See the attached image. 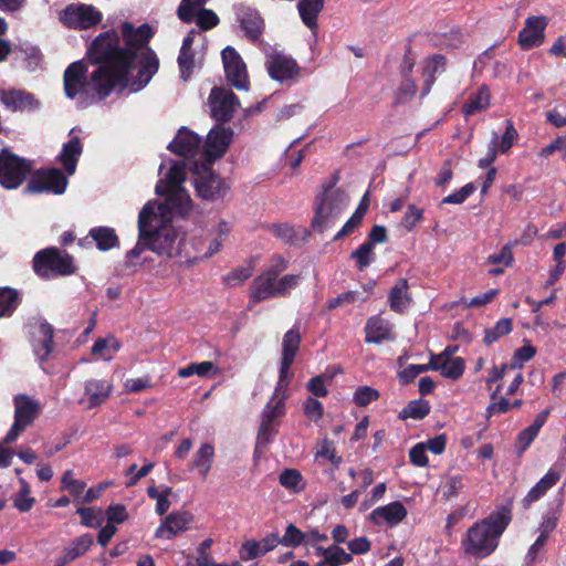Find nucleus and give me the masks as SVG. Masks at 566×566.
<instances>
[{"label":"nucleus","instance_id":"nucleus-42","mask_svg":"<svg viewBox=\"0 0 566 566\" xmlns=\"http://www.w3.org/2000/svg\"><path fill=\"white\" fill-rule=\"evenodd\" d=\"M465 488V476L463 474H447L443 480V495L447 499L454 497Z\"/></svg>","mask_w":566,"mask_h":566},{"label":"nucleus","instance_id":"nucleus-4","mask_svg":"<svg viewBox=\"0 0 566 566\" xmlns=\"http://www.w3.org/2000/svg\"><path fill=\"white\" fill-rule=\"evenodd\" d=\"M33 270L41 277H51L70 275L75 272V266L67 253L56 248H48L34 255Z\"/></svg>","mask_w":566,"mask_h":566},{"label":"nucleus","instance_id":"nucleus-17","mask_svg":"<svg viewBox=\"0 0 566 566\" xmlns=\"http://www.w3.org/2000/svg\"><path fill=\"white\" fill-rule=\"evenodd\" d=\"M566 469V459L555 462L545 475L528 491L522 500L525 509L530 507L532 503L542 499L548 490H551L560 479L562 473Z\"/></svg>","mask_w":566,"mask_h":566},{"label":"nucleus","instance_id":"nucleus-46","mask_svg":"<svg viewBox=\"0 0 566 566\" xmlns=\"http://www.w3.org/2000/svg\"><path fill=\"white\" fill-rule=\"evenodd\" d=\"M61 488L67 491L72 496L78 497L85 490V483L74 479L72 470H66L61 479Z\"/></svg>","mask_w":566,"mask_h":566},{"label":"nucleus","instance_id":"nucleus-43","mask_svg":"<svg viewBox=\"0 0 566 566\" xmlns=\"http://www.w3.org/2000/svg\"><path fill=\"white\" fill-rule=\"evenodd\" d=\"M512 319L511 318H501L497 321L494 327L485 329V335L483 342L486 345H491L496 342L502 336L507 335L512 331Z\"/></svg>","mask_w":566,"mask_h":566},{"label":"nucleus","instance_id":"nucleus-21","mask_svg":"<svg viewBox=\"0 0 566 566\" xmlns=\"http://www.w3.org/2000/svg\"><path fill=\"white\" fill-rule=\"evenodd\" d=\"M113 390L109 381L104 379H88L84 382V396L78 400L80 405L94 408L107 400Z\"/></svg>","mask_w":566,"mask_h":566},{"label":"nucleus","instance_id":"nucleus-45","mask_svg":"<svg viewBox=\"0 0 566 566\" xmlns=\"http://www.w3.org/2000/svg\"><path fill=\"white\" fill-rule=\"evenodd\" d=\"M93 536L91 534H84L71 542V544L64 549L69 554V558L73 560L84 555L93 544Z\"/></svg>","mask_w":566,"mask_h":566},{"label":"nucleus","instance_id":"nucleus-63","mask_svg":"<svg viewBox=\"0 0 566 566\" xmlns=\"http://www.w3.org/2000/svg\"><path fill=\"white\" fill-rule=\"evenodd\" d=\"M316 458H323L331 461L335 467L340 463V458L336 455L334 443L329 440H324L321 448L316 452Z\"/></svg>","mask_w":566,"mask_h":566},{"label":"nucleus","instance_id":"nucleus-33","mask_svg":"<svg viewBox=\"0 0 566 566\" xmlns=\"http://www.w3.org/2000/svg\"><path fill=\"white\" fill-rule=\"evenodd\" d=\"M39 339L33 343V349L40 360H44L52 352L53 329L49 324L39 326Z\"/></svg>","mask_w":566,"mask_h":566},{"label":"nucleus","instance_id":"nucleus-34","mask_svg":"<svg viewBox=\"0 0 566 566\" xmlns=\"http://www.w3.org/2000/svg\"><path fill=\"white\" fill-rule=\"evenodd\" d=\"M120 343L114 337L108 336L98 338L92 346V354L98 359L111 360L114 355L119 350Z\"/></svg>","mask_w":566,"mask_h":566},{"label":"nucleus","instance_id":"nucleus-1","mask_svg":"<svg viewBox=\"0 0 566 566\" xmlns=\"http://www.w3.org/2000/svg\"><path fill=\"white\" fill-rule=\"evenodd\" d=\"M124 46L120 45L118 33L108 30L101 33L92 42L87 55L92 63L99 64L90 76L86 65L76 61L64 72L63 83L65 95L76 99L81 107L92 105L118 90L129 88L130 92L143 90L157 73L159 60L156 53L146 46L153 36L151 28L142 24L134 28L125 22L122 24Z\"/></svg>","mask_w":566,"mask_h":566},{"label":"nucleus","instance_id":"nucleus-6","mask_svg":"<svg viewBox=\"0 0 566 566\" xmlns=\"http://www.w3.org/2000/svg\"><path fill=\"white\" fill-rule=\"evenodd\" d=\"M31 170V163L8 149L0 153V185L6 189H17Z\"/></svg>","mask_w":566,"mask_h":566},{"label":"nucleus","instance_id":"nucleus-38","mask_svg":"<svg viewBox=\"0 0 566 566\" xmlns=\"http://www.w3.org/2000/svg\"><path fill=\"white\" fill-rule=\"evenodd\" d=\"M241 27L250 39H256L263 30V20L254 11H245L241 15Z\"/></svg>","mask_w":566,"mask_h":566},{"label":"nucleus","instance_id":"nucleus-32","mask_svg":"<svg viewBox=\"0 0 566 566\" xmlns=\"http://www.w3.org/2000/svg\"><path fill=\"white\" fill-rule=\"evenodd\" d=\"M271 231L277 239L290 244H296L308 235L304 228H294L286 223L273 224Z\"/></svg>","mask_w":566,"mask_h":566},{"label":"nucleus","instance_id":"nucleus-24","mask_svg":"<svg viewBox=\"0 0 566 566\" xmlns=\"http://www.w3.org/2000/svg\"><path fill=\"white\" fill-rule=\"evenodd\" d=\"M449 349H444L439 355H433L430 359L432 370H438L446 378L458 379L464 371V360L461 357H449Z\"/></svg>","mask_w":566,"mask_h":566},{"label":"nucleus","instance_id":"nucleus-10","mask_svg":"<svg viewBox=\"0 0 566 566\" xmlns=\"http://www.w3.org/2000/svg\"><path fill=\"white\" fill-rule=\"evenodd\" d=\"M207 1L181 0L177 10L178 18L185 23H190L196 18L197 24L202 30L214 28L219 23V18L212 10L202 8Z\"/></svg>","mask_w":566,"mask_h":566},{"label":"nucleus","instance_id":"nucleus-56","mask_svg":"<svg viewBox=\"0 0 566 566\" xmlns=\"http://www.w3.org/2000/svg\"><path fill=\"white\" fill-rule=\"evenodd\" d=\"M366 213V207L364 209H356L354 214L347 220L343 228L334 237V241L342 239L343 237L352 233L361 222L363 217Z\"/></svg>","mask_w":566,"mask_h":566},{"label":"nucleus","instance_id":"nucleus-27","mask_svg":"<svg viewBox=\"0 0 566 566\" xmlns=\"http://www.w3.org/2000/svg\"><path fill=\"white\" fill-rule=\"evenodd\" d=\"M391 324L380 316L370 317L365 326L367 343L379 344L391 338Z\"/></svg>","mask_w":566,"mask_h":566},{"label":"nucleus","instance_id":"nucleus-19","mask_svg":"<svg viewBox=\"0 0 566 566\" xmlns=\"http://www.w3.org/2000/svg\"><path fill=\"white\" fill-rule=\"evenodd\" d=\"M0 102L11 112H30L39 107L33 94L17 88L0 90Z\"/></svg>","mask_w":566,"mask_h":566},{"label":"nucleus","instance_id":"nucleus-64","mask_svg":"<svg viewBox=\"0 0 566 566\" xmlns=\"http://www.w3.org/2000/svg\"><path fill=\"white\" fill-rule=\"evenodd\" d=\"M410 462L416 467H427L428 465V457L426 454V446L424 443H417L409 451Z\"/></svg>","mask_w":566,"mask_h":566},{"label":"nucleus","instance_id":"nucleus-52","mask_svg":"<svg viewBox=\"0 0 566 566\" xmlns=\"http://www.w3.org/2000/svg\"><path fill=\"white\" fill-rule=\"evenodd\" d=\"M76 513L82 518V524L87 527H98L103 522V515L101 510L94 507H80Z\"/></svg>","mask_w":566,"mask_h":566},{"label":"nucleus","instance_id":"nucleus-7","mask_svg":"<svg viewBox=\"0 0 566 566\" xmlns=\"http://www.w3.org/2000/svg\"><path fill=\"white\" fill-rule=\"evenodd\" d=\"M40 410L38 401L24 395L14 398V422L4 437V442L10 444L29 427L36 418Z\"/></svg>","mask_w":566,"mask_h":566},{"label":"nucleus","instance_id":"nucleus-22","mask_svg":"<svg viewBox=\"0 0 566 566\" xmlns=\"http://www.w3.org/2000/svg\"><path fill=\"white\" fill-rule=\"evenodd\" d=\"M192 521L193 516L189 512H172L163 521L155 535L158 538L170 539L187 531Z\"/></svg>","mask_w":566,"mask_h":566},{"label":"nucleus","instance_id":"nucleus-23","mask_svg":"<svg viewBox=\"0 0 566 566\" xmlns=\"http://www.w3.org/2000/svg\"><path fill=\"white\" fill-rule=\"evenodd\" d=\"M200 137L192 130L182 127L168 145V149L182 157H193L200 151Z\"/></svg>","mask_w":566,"mask_h":566},{"label":"nucleus","instance_id":"nucleus-51","mask_svg":"<svg viewBox=\"0 0 566 566\" xmlns=\"http://www.w3.org/2000/svg\"><path fill=\"white\" fill-rule=\"evenodd\" d=\"M500 390L501 386L499 385L497 388L491 394L492 402L486 408V415L489 417L499 413H506L511 409V403L506 398H497Z\"/></svg>","mask_w":566,"mask_h":566},{"label":"nucleus","instance_id":"nucleus-28","mask_svg":"<svg viewBox=\"0 0 566 566\" xmlns=\"http://www.w3.org/2000/svg\"><path fill=\"white\" fill-rule=\"evenodd\" d=\"M82 150V143L76 136L71 137L70 140L63 145L59 159L69 176L75 172Z\"/></svg>","mask_w":566,"mask_h":566},{"label":"nucleus","instance_id":"nucleus-20","mask_svg":"<svg viewBox=\"0 0 566 566\" xmlns=\"http://www.w3.org/2000/svg\"><path fill=\"white\" fill-rule=\"evenodd\" d=\"M407 509L399 502H391L389 504L378 506L371 511L368 518L375 525H386L395 527L407 517Z\"/></svg>","mask_w":566,"mask_h":566},{"label":"nucleus","instance_id":"nucleus-40","mask_svg":"<svg viewBox=\"0 0 566 566\" xmlns=\"http://www.w3.org/2000/svg\"><path fill=\"white\" fill-rule=\"evenodd\" d=\"M430 412V405L426 400H412L400 412V419H423Z\"/></svg>","mask_w":566,"mask_h":566},{"label":"nucleus","instance_id":"nucleus-31","mask_svg":"<svg viewBox=\"0 0 566 566\" xmlns=\"http://www.w3.org/2000/svg\"><path fill=\"white\" fill-rule=\"evenodd\" d=\"M324 0H300L297 9L302 21L310 29H315L317 15L323 10Z\"/></svg>","mask_w":566,"mask_h":566},{"label":"nucleus","instance_id":"nucleus-48","mask_svg":"<svg viewBox=\"0 0 566 566\" xmlns=\"http://www.w3.org/2000/svg\"><path fill=\"white\" fill-rule=\"evenodd\" d=\"M380 394L370 386L358 387L353 396V402L358 407H366L379 398Z\"/></svg>","mask_w":566,"mask_h":566},{"label":"nucleus","instance_id":"nucleus-49","mask_svg":"<svg viewBox=\"0 0 566 566\" xmlns=\"http://www.w3.org/2000/svg\"><path fill=\"white\" fill-rule=\"evenodd\" d=\"M536 354V348L531 344H525L521 348L516 349L511 363H509L510 367L514 370H521L523 365L531 360Z\"/></svg>","mask_w":566,"mask_h":566},{"label":"nucleus","instance_id":"nucleus-53","mask_svg":"<svg viewBox=\"0 0 566 566\" xmlns=\"http://www.w3.org/2000/svg\"><path fill=\"white\" fill-rule=\"evenodd\" d=\"M281 539V545L286 547H297L305 541V534L295 525L290 524Z\"/></svg>","mask_w":566,"mask_h":566},{"label":"nucleus","instance_id":"nucleus-9","mask_svg":"<svg viewBox=\"0 0 566 566\" xmlns=\"http://www.w3.org/2000/svg\"><path fill=\"white\" fill-rule=\"evenodd\" d=\"M67 187V178L56 169H41L32 176L25 191L31 193L52 192L54 195L64 193Z\"/></svg>","mask_w":566,"mask_h":566},{"label":"nucleus","instance_id":"nucleus-2","mask_svg":"<svg viewBox=\"0 0 566 566\" xmlns=\"http://www.w3.org/2000/svg\"><path fill=\"white\" fill-rule=\"evenodd\" d=\"M186 176V164L181 160L174 161L168 172L156 185V192L167 196L165 203L148 202L139 212L140 240L158 255L172 258L181 251L185 234L177 230L165 214L184 217L191 210V198L182 187Z\"/></svg>","mask_w":566,"mask_h":566},{"label":"nucleus","instance_id":"nucleus-59","mask_svg":"<svg viewBox=\"0 0 566 566\" xmlns=\"http://www.w3.org/2000/svg\"><path fill=\"white\" fill-rule=\"evenodd\" d=\"M431 369V366H430V363L429 364H423V365H409L407 366L406 368H403L401 371H399L398 376H399V379L403 382V384H409L417 376H419L420 374L427 371Z\"/></svg>","mask_w":566,"mask_h":566},{"label":"nucleus","instance_id":"nucleus-25","mask_svg":"<svg viewBox=\"0 0 566 566\" xmlns=\"http://www.w3.org/2000/svg\"><path fill=\"white\" fill-rule=\"evenodd\" d=\"M411 301L408 281L406 279L398 280L388 294L390 310L396 313H405L410 306Z\"/></svg>","mask_w":566,"mask_h":566},{"label":"nucleus","instance_id":"nucleus-11","mask_svg":"<svg viewBox=\"0 0 566 566\" xmlns=\"http://www.w3.org/2000/svg\"><path fill=\"white\" fill-rule=\"evenodd\" d=\"M301 345L300 328L294 326L289 329L282 339V356L280 364V376L277 381V390L280 388H287L289 381L292 377L291 366L294 363L295 355Z\"/></svg>","mask_w":566,"mask_h":566},{"label":"nucleus","instance_id":"nucleus-8","mask_svg":"<svg viewBox=\"0 0 566 566\" xmlns=\"http://www.w3.org/2000/svg\"><path fill=\"white\" fill-rule=\"evenodd\" d=\"M60 19L67 28L85 30L98 24L103 14L92 4L72 3L61 12Z\"/></svg>","mask_w":566,"mask_h":566},{"label":"nucleus","instance_id":"nucleus-36","mask_svg":"<svg viewBox=\"0 0 566 566\" xmlns=\"http://www.w3.org/2000/svg\"><path fill=\"white\" fill-rule=\"evenodd\" d=\"M490 105V93L484 86L480 87L478 92L470 96L468 102L463 105L462 112L465 116H471L478 112L485 109Z\"/></svg>","mask_w":566,"mask_h":566},{"label":"nucleus","instance_id":"nucleus-61","mask_svg":"<svg viewBox=\"0 0 566 566\" xmlns=\"http://www.w3.org/2000/svg\"><path fill=\"white\" fill-rule=\"evenodd\" d=\"M422 216H423L422 209H419L415 206H409L407 212L405 213V216L401 220V226L407 231H410L416 227L417 222L422 219Z\"/></svg>","mask_w":566,"mask_h":566},{"label":"nucleus","instance_id":"nucleus-50","mask_svg":"<svg viewBox=\"0 0 566 566\" xmlns=\"http://www.w3.org/2000/svg\"><path fill=\"white\" fill-rule=\"evenodd\" d=\"M17 305V291L9 287L0 289V317L12 313Z\"/></svg>","mask_w":566,"mask_h":566},{"label":"nucleus","instance_id":"nucleus-47","mask_svg":"<svg viewBox=\"0 0 566 566\" xmlns=\"http://www.w3.org/2000/svg\"><path fill=\"white\" fill-rule=\"evenodd\" d=\"M277 431L279 422H268V420L262 419L256 438L258 447H265L272 442Z\"/></svg>","mask_w":566,"mask_h":566},{"label":"nucleus","instance_id":"nucleus-26","mask_svg":"<svg viewBox=\"0 0 566 566\" xmlns=\"http://www.w3.org/2000/svg\"><path fill=\"white\" fill-rule=\"evenodd\" d=\"M276 277L263 272L256 276L250 287V298L253 302H261L275 296Z\"/></svg>","mask_w":566,"mask_h":566},{"label":"nucleus","instance_id":"nucleus-41","mask_svg":"<svg viewBox=\"0 0 566 566\" xmlns=\"http://www.w3.org/2000/svg\"><path fill=\"white\" fill-rule=\"evenodd\" d=\"M279 481L285 489L292 490L293 492H301L305 489V483L302 474L294 469H285L280 474Z\"/></svg>","mask_w":566,"mask_h":566},{"label":"nucleus","instance_id":"nucleus-14","mask_svg":"<svg viewBox=\"0 0 566 566\" xmlns=\"http://www.w3.org/2000/svg\"><path fill=\"white\" fill-rule=\"evenodd\" d=\"M192 184L197 195L202 199L216 200L222 198L228 191L226 182L206 166L202 171L195 174Z\"/></svg>","mask_w":566,"mask_h":566},{"label":"nucleus","instance_id":"nucleus-18","mask_svg":"<svg viewBox=\"0 0 566 566\" xmlns=\"http://www.w3.org/2000/svg\"><path fill=\"white\" fill-rule=\"evenodd\" d=\"M233 132L231 128L222 126H214L208 134L207 140L202 148V154L208 161L220 158L227 151L231 140Z\"/></svg>","mask_w":566,"mask_h":566},{"label":"nucleus","instance_id":"nucleus-16","mask_svg":"<svg viewBox=\"0 0 566 566\" xmlns=\"http://www.w3.org/2000/svg\"><path fill=\"white\" fill-rule=\"evenodd\" d=\"M548 20L544 15H532L525 20L524 28L518 32V44L522 50L539 46L545 40Z\"/></svg>","mask_w":566,"mask_h":566},{"label":"nucleus","instance_id":"nucleus-35","mask_svg":"<svg viewBox=\"0 0 566 566\" xmlns=\"http://www.w3.org/2000/svg\"><path fill=\"white\" fill-rule=\"evenodd\" d=\"M90 237L96 242V245L102 251H107L114 248L118 242L114 229L108 227H97L90 231Z\"/></svg>","mask_w":566,"mask_h":566},{"label":"nucleus","instance_id":"nucleus-15","mask_svg":"<svg viewBox=\"0 0 566 566\" xmlns=\"http://www.w3.org/2000/svg\"><path fill=\"white\" fill-rule=\"evenodd\" d=\"M221 55L228 82L237 90L248 91L247 66L239 53L232 46H227L222 50Z\"/></svg>","mask_w":566,"mask_h":566},{"label":"nucleus","instance_id":"nucleus-30","mask_svg":"<svg viewBox=\"0 0 566 566\" xmlns=\"http://www.w3.org/2000/svg\"><path fill=\"white\" fill-rule=\"evenodd\" d=\"M214 448L210 443H203L195 453L191 461V469L198 471L202 479H206L213 462Z\"/></svg>","mask_w":566,"mask_h":566},{"label":"nucleus","instance_id":"nucleus-44","mask_svg":"<svg viewBox=\"0 0 566 566\" xmlns=\"http://www.w3.org/2000/svg\"><path fill=\"white\" fill-rule=\"evenodd\" d=\"M350 258L356 261L358 270H365L375 259L373 242L363 243L352 252Z\"/></svg>","mask_w":566,"mask_h":566},{"label":"nucleus","instance_id":"nucleus-62","mask_svg":"<svg viewBox=\"0 0 566 566\" xmlns=\"http://www.w3.org/2000/svg\"><path fill=\"white\" fill-rule=\"evenodd\" d=\"M251 275H252V268L251 266H242V268H239V269L232 271L227 276H224V282L228 285L233 286V285L243 283Z\"/></svg>","mask_w":566,"mask_h":566},{"label":"nucleus","instance_id":"nucleus-54","mask_svg":"<svg viewBox=\"0 0 566 566\" xmlns=\"http://www.w3.org/2000/svg\"><path fill=\"white\" fill-rule=\"evenodd\" d=\"M300 277L296 274H285L280 279L276 277L275 296L287 295L298 284Z\"/></svg>","mask_w":566,"mask_h":566},{"label":"nucleus","instance_id":"nucleus-3","mask_svg":"<svg viewBox=\"0 0 566 566\" xmlns=\"http://www.w3.org/2000/svg\"><path fill=\"white\" fill-rule=\"evenodd\" d=\"M511 520V509L501 506L488 517L474 523L468 530L467 537L462 541L464 552L478 558L492 554L496 549L499 539Z\"/></svg>","mask_w":566,"mask_h":566},{"label":"nucleus","instance_id":"nucleus-12","mask_svg":"<svg viewBox=\"0 0 566 566\" xmlns=\"http://www.w3.org/2000/svg\"><path fill=\"white\" fill-rule=\"evenodd\" d=\"M265 66L270 77L280 83L295 82L301 75L297 62L284 53L268 54Z\"/></svg>","mask_w":566,"mask_h":566},{"label":"nucleus","instance_id":"nucleus-58","mask_svg":"<svg viewBox=\"0 0 566 566\" xmlns=\"http://www.w3.org/2000/svg\"><path fill=\"white\" fill-rule=\"evenodd\" d=\"M35 500L30 496V489L27 483H23L22 490L15 495L13 505L20 512H28L32 509Z\"/></svg>","mask_w":566,"mask_h":566},{"label":"nucleus","instance_id":"nucleus-60","mask_svg":"<svg viewBox=\"0 0 566 566\" xmlns=\"http://www.w3.org/2000/svg\"><path fill=\"white\" fill-rule=\"evenodd\" d=\"M178 65L181 72V77L184 81H187L193 67V54L191 50H180Z\"/></svg>","mask_w":566,"mask_h":566},{"label":"nucleus","instance_id":"nucleus-55","mask_svg":"<svg viewBox=\"0 0 566 566\" xmlns=\"http://www.w3.org/2000/svg\"><path fill=\"white\" fill-rule=\"evenodd\" d=\"M475 189L476 188L474 184L469 182L464 185L462 188H460L458 191L444 197L441 203L461 205L475 191Z\"/></svg>","mask_w":566,"mask_h":566},{"label":"nucleus","instance_id":"nucleus-5","mask_svg":"<svg viewBox=\"0 0 566 566\" xmlns=\"http://www.w3.org/2000/svg\"><path fill=\"white\" fill-rule=\"evenodd\" d=\"M348 203V197L340 189L326 191L316 205V213L312 221L315 231L323 232L334 224L345 210Z\"/></svg>","mask_w":566,"mask_h":566},{"label":"nucleus","instance_id":"nucleus-37","mask_svg":"<svg viewBox=\"0 0 566 566\" xmlns=\"http://www.w3.org/2000/svg\"><path fill=\"white\" fill-rule=\"evenodd\" d=\"M446 65V59L440 55H433L427 60L424 70H423V76H424V86H423V94H428L430 92V88L434 82V75L436 73H440L444 70Z\"/></svg>","mask_w":566,"mask_h":566},{"label":"nucleus","instance_id":"nucleus-13","mask_svg":"<svg viewBox=\"0 0 566 566\" xmlns=\"http://www.w3.org/2000/svg\"><path fill=\"white\" fill-rule=\"evenodd\" d=\"M208 102L211 115L217 122L230 120L239 106L235 94L222 87H213Z\"/></svg>","mask_w":566,"mask_h":566},{"label":"nucleus","instance_id":"nucleus-29","mask_svg":"<svg viewBox=\"0 0 566 566\" xmlns=\"http://www.w3.org/2000/svg\"><path fill=\"white\" fill-rule=\"evenodd\" d=\"M285 390L286 388L283 387L279 390L277 387L275 388L274 395L262 411V419L268 420V422H277L276 420L285 415Z\"/></svg>","mask_w":566,"mask_h":566},{"label":"nucleus","instance_id":"nucleus-39","mask_svg":"<svg viewBox=\"0 0 566 566\" xmlns=\"http://www.w3.org/2000/svg\"><path fill=\"white\" fill-rule=\"evenodd\" d=\"M219 368L212 361H201V363H192L184 368L178 370V376L181 378H188L193 375H198L201 377L208 376L210 374H218Z\"/></svg>","mask_w":566,"mask_h":566},{"label":"nucleus","instance_id":"nucleus-57","mask_svg":"<svg viewBox=\"0 0 566 566\" xmlns=\"http://www.w3.org/2000/svg\"><path fill=\"white\" fill-rule=\"evenodd\" d=\"M538 436V432L535 431L532 427H527L523 429L516 438V451L517 454H523L527 448L531 446V443L535 440V438Z\"/></svg>","mask_w":566,"mask_h":566}]
</instances>
